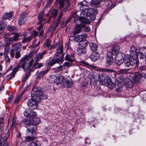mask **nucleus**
<instances>
[{
	"label": "nucleus",
	"mask_w": 146,
	"mask_h": 146,
	"mask_svg": "<svg viewBox=\"0 0 146 146\" xmlns=\"http://www.w3.org/2000/svg\"><path fill=\"white\" fill-rule=\"evenodd\" d=\"M119 51V47L117 45H114L112 49V52L111 51H108L107 52V63L109 65L112 64L113 63V55H116L118 53Z\"/></svg>",
	"instance_id": "1"
},
{
	"label": "nucleus",
	"mask_w": 146,
	"mask_h": 146,
	"mask_svg": "<svg viewBox=\"0 0 146 146\" xmlns=\"http://www.w3.org/2000/svg\"><path fill=\"white\" fill-rule=\"evenodd\" d=\"M125 65L128 67L129 65H135L136 67L138 65V58H135L133 57L129 56V54H127L125 59L123 60Z\"/></svg>",
	"instance_id": "2"
},
{
	"label": "nucleus",
	"mask_w": 146,
	"mask_h": 146,
	"mask_svg": "<svg viewBox=\"0 0 146 146\" xmlns=\"http://www.w3.org/2000/svg\"><path fill=\"white\" fill-rule=\"evenodd\" d=\"M74 22L77 26L83 27L84 24H90L89 21L83 15L81 16L80 17L75 18L74 20Z\"/></svg>",
	"instance_id": "3"
},
{
	"label": "nucleus",
	"mask_w": 146,
	"mask_h": 146,
	"mask_svg": "<svg viewBox=\"0 0 146 146\" xmlns=\"http://www.w3.org/2000/svg\"><path fill=\"white\" fill-rule=\"evenodd\" d=\"M64 55V54L62 55L60 57H57L56 56L53 57L48 63V66H52L56 63L59 64H61L63 62Z\"/></svg>",
	"instance_id": "4"
},
{
	"label": "nucleus",
	"mask_w": 146,
	"mask_h": 146,
	"mask_svg": "<svg viewBox=\"0 0 146 146\" xmlns=\"http://www.w3.org/2000/svg\"><path fill=\"white\" fill-rule=\"evenodd\" d=\"M139 49L134 45H132L130 48V54L129 56L133 57L135 58H138V56L139 55Z\"/></svg>",
	"instance_id": "5"
},
{
	"label": "nucleus",
	"mask_w": 146,
	"mask_h": 146,
	"mask_svg": "<svg viewBox=\"0 0 146 146\" xmlns=\"http://www.w3.org/2000/svg\"><path fill=\"white\" fill-rule=\"evenodd\" d=\"M110 77L105 73H103L99 76V80L100 84L103 85L105 84L108 80L110 81Z\"/></svg>",
	"instance_id": "6"
},
{
	"label": "nucleus",
	"mask_w": 146,
	"mask_h": 146,
	"mask_svg": "<svg viewBox=\"0 0 146 146\" xmlns=\"http://www.w3.org/2000/svg\"><path fill=\"white\" fill-rule=\"evenodd\" d=\"M87 35L86 33H83L82 35L76 36H71L70 38H72L76 42H79L85 40L87 37Z\"/></svg>",
	"instance_id": "7"
},
{
	"label": "nucleus",
	"mask_w": 146,
	"mask_h": 146,
	"mask_svg": "<svg viewBox=\"0 0 146 146\" xmlns=\"http://www.w3.org/2000/svg\"><path fill=\"white\" fill-rule=\"evenodd\" d=\"M88 44V43L84 42L83 45L82 44H80L78 46L77 52L79 55H80L82 54H85L86 52V47Z\"/></svg>",
	"instance_id": "8"
},
{
	"label": "nucleus",
	"mask_w": 146,
	"mask_h": 146,
	"mask_svg": "<svg viewBox=\"0 0 146 146\" xmlns=\"http://www.w3.org/2000/svg\"><path fill=\"white\" fill-rule=\"evenodd\" d=\"M1 139L2 140L4 144L6 145V146H8L7 143H6L9 136V133L8 131L4 133L3 131H1V134L0 135Z\"/></svg>",
	"instance_id": "9"
},
{
	"label": "nucleus",
	"mask_w": 146,
	"mask_h": 146,
	"mask_svg": "<svg viewBox=\"0 0 146 146\" xmlns=\"http://www.w3.org/2000/svg\"><path fill=\"white\" fill-rule=\"evenodd\" d=\"M27 129V133H28L29 135H33L35 132L36 129V126L33 123H30L26 126Z\"/></svg>",
	"instance_id": "10"
},
{
	"label": "nucleus",
	"mask_w": 146,
	"mask_h": 146,
	"mask_svg": "<svg viewBox=\"0 0 146 146\" xmlns=\"http://www.w3.org/2000/svg\"><path fill=\"white\" fill-rule=\"evenodd\" d=\"M28 14L27 13L23 12L20 15L19 18L18 23L19 25L25 24L27 20Z\"/></svg>",
	"instance_id": "11"
},
{
	"label": "nucleus",
	"mask_w": 146,
	"mask_h": 146,
	"mask_svg": "<svg viewBox=\"0 0 146 146\" xmlns=\"http://www.w3.org/2000/svg\"><path fill=\"white\" fill-rule=\"evenodd\" d=\"M80 5H81L80 7V9L81 11L83 12H88L90 7L87 5V3L86 1H84L80 2Z\"/></svg>",
	"instance_id": "12"
},
{
	"label": "nucleus",
	"mask_w": 146,
	"mask_h": 146,
	"mask_svg": "<svg viewBox=\"0 0 146 146\" xmlns=\"http://www.w3.org/2000/svg\"><path fill=\"white\" fill-rule=\"evenodd\" d=\"M82 14L87 19H88L90 23V21H93L96 19V17L94 15L90 13L88 11V12H83Z\"/></svg>",
	"instance_id": "13"
},
{
	"label": "nucleus",
	"mask_w": 146,
	"mask_h": 146,
	"mask_svg": "<svg viewBox=\"0 0 146 146\" xmlns=\"http://www.w3.org/2000/svg\"><path fill=\"white\" fill-rule=\"evenodd\" d=\"M64 79V86L67 88L70 87L73 84V82L71 78L69 77H65Z\"/></svg>",
	"instance_id": "14"
},
{
	"label": "nucleus",
	"mask_w": 146,
	"mask_h": 146,
	"mask_svg": "<svg viewBox=\"0 0 146 146\" xmlns=\"http://www.w3.org/2000/svg\"><path fill=\"white\" fill-rule=\"evenodd\" d=\"M27 105L29 108L32 109H36L37 106V103L31 98L28 101Z\"/></svg>",
	"instance_id": "15"
},
{
	"label": "nucleus",
	"mask_w": 146,
	"mask_h": 146,
	"mask_svg": "<svg viewBox=\"0 0 146 146\" xmlns=\"http://www.w3.org/2000/svg\"><path fill=\"white\" fill-rule=\"evenodd\" d=\"M143 73H140L139 72H136L134 74V78L133 79L134 82H139L142 77H143Z\"/></svg>",
	"instance_id": "16"
},
{
	"label": "nucleus",
	"mask_w": 146,
	"mask_h": 146,
	"mask_svg": "<svg viewBox=\"0 0 146 146\" xmlns=\"http://www.w3.org/2000/svg\"><path fill=\"white\" fill-rule=\"evenodd\" d=\"M119 78L121 80L117 81V84L119 88H121L125 83V79L123 76H119Z\"/></svg>",
	"instance_id": "17"
},
{
	"label": "nucleus",
	"mask_w": 146,
	"mask_h": 146,
	"mask_svg": "<svg viewBox=\"0 0 146 146\" xmlns=\"http://www.w3.org/2000/svg\"><path fill=\"white\" fill-rule=\"evenodd\" d=\"M139 50V54H140V58L143 59L146 57V47H142L140 48Z\"/></svg>",
	"instance_id": "18"
},
{
	"label": "nucleus",
	"mask_w": 146,
	"mask_h": 146,
	"mask_svg": "<svg viewBox=\"0 0 146 146\" xmlns=\"http://www.w3.org/2000/svg\"><path fill=\"white\" fill-rule=\"evenodd\" d=\"M33 90L34 92L36 93V94H38L40 96H41V98L42 99H46L48 97V96L46 94H43L39 90H36V88L34 87L33 88Z\"/></svg>",
	"instance_id": "19"
},
{
	"label": "nucleus",
	"mask_w": 146,
	"mask_h": 146,
	"mask_svg": "<svg viewBox=\"0 0 146 146\" xmlns=\"http://www.w3.org/2000/svg\"><path fill=\"white\" fill-rule=\"evenodd\" d=\"M75 59V54H71L70 55L67 54L65 58V60L72 62Z\"/></svg>",
	"instance_id": "20"
},
{
	"label": "nucleus",
	"mask_w": 146,
	"mask_h": 146,
	"mask_svg": "<svg viewBox=\"0 0 146 146\" xmlns=\"http://www.w3.org/2000/svg\"><path fill=\"white\" fill-rule=\"evenodd\" d=\"M26 60L25 59V58L22 57L20 60V64L21 65V67L22 68L23 70L26 71L27 70V68L26 67V66L27 65V63L26 62Z\"/></svg>",
	"instance_id": "21"
},
{
	"label": "nucleus",
	"mask_w": 146,
	"mask_h": 146,
	"mask_svg": "<svg viewBox=\"0 0 146 146\" xmlns=\"http://www.w3.org/2000/svg\"><path fill=\"white\" fill-rule=\"evenodd\" d=\"M13 14L12 12L9 13H5L3 14L2 17L3 19L4 20H10L12 19Z\"/></svg>",
	"instance_id": "22"
},
{
	"label": "nucleus",
	"mask_w": 146,
	"mask_h": 146,
	"mask_svg": "<svg viewBox=\"0 0 146 146\" xmlns=\"http://www.w3.org/2000/svg\"><path fill=\"white\" fill-rule=\"evenodd\" d=\"M44 16V10H42L40 12L38 15V21L37 22L38 25L42 24V22L43 20V17Z\"/></svg>",
	"instance_id": "23"
},
{
	"label": "nucleus",
	"mask_w": 146,
	"mask_h": 146,
	"mask_svg": "<svg viewBox=\"0 0 146 146\" xmlns=\"http://www.w3.org/2000/svg\"><path fill=\"white\" fill-rule=\"evenodd\" d=\"M19 37V34H15L14 36L8 38L7 39V41L9 43H11L17 40Z\"/></svg>",
	"instance_id": "24"
},
{
	"label": "nucleus",
	"mask_w": 146,
	"mask_h": 146,
	"mask_svg": "<svg viewBox=\"0 0 146 146\" xmlns=\"http://www.w3.org/2000/svg\"><path fill=\"white\" fill-rule=\"evenodd\" d=\"M100 57V54L98 53H94L90 56V58L93 61H95L98 59Z\"/></svg>",
	"instance_id": "25"
},
{
	"label": "nucleus",
	"mask_w": 146,
	"mask_h": 146,
	"mask_svg": "<svg viewBox=\"0 0 146 146\" xmlns=\"http://www.w3.org/2000/svg\"><path fill=\"white\" fill-rule=\"evenodd\" d=\"M90 49L93 52H95L97 50L98 46L96 44L94 43H90Z\"/></svg>",
	"instance_id": "26"
},
{
	"label": "nucleus",
	"mask_w": 146,
	"mask_h": 146,
	"mask_svg": "<svg viewBox=\"0 0 146 146\" xmlns=\"http://www.w3.org/2000/svg\"><path fill=\"white\" fill-rule=\"evenodd\" d=\"M83 13V11L81 12L80 11H74L72 14V16L74 17L75 18H77L78 17H80V16L83 15L82 13Z\"/></svg>",
	"instance_id": "27"
},
{
	"label": "nucleus",
	"mask_w": 146,
	"mask_h": 146,
	"mask_svg": "<svg viewBox=\"0 0 146 146\" xmlns=\"http://www.w3.org/2000/svg\"><path fill=\"white\" fill-rule=\"evenodd\" d=\"M101 1H100V0L99 1L92 0L91 1V5L92 7H98L100 6V5L101 4Z\"/></svg>",
	"instance_id": "28"
},
{
	"label": "nucleus",
	"mask_w": 146,
	"mask_h": 146,
	"mask_svg": "<svg viewBox=\"0 0 146 146\" xmlns=\"http://www.w3.org/2000/svg\"><path fill=\"white\" fill-rule=\"evenodd\" d=\"M50 43L51 41L50 40L47 39L46 40L43 46L44 48L46 47L48 50L49 48L50 49H51L52 48V46L50 44Z\"/></svg>",
	"instance_id": "29"
},
{
	"label": "nucleus",
	"mask_w": 146,
	"mask_h": 146,
	"mask_svg": "<svg viewBox=\"0 0 146 146\" xmlns=\"http://www.w3.org/2000/svg\"><path fill=\"white\" fill-rule=\"evenodd\" d=\"M125 56L126 55L123 52H120L117 54L116 58L117 60H123L125 58Z\"/></svg>",
	"instance_id": "30"
},
{
	"label": "nucleus",
	"mask_w": 146,
	"mask_h": 146,
	"mask_svg": "<svg viewBox=\"0 0 146 146\" xmlns=\"http://www.w3.org/2000/svg\"><path fill=\"white\" fill-rule=\"evenodd\" d=\"M56 77L54 75H51L50 76L48 81L51 83H56Z\"/></svg>",
	"instance_id": "31"
},
{
	"label": "nucleus",
	"mask_w": 146,
	"mask_h": 146,
	"mask_svg": "<svg viewBox=\"0 0 146 146\" xmlns=\"http://www.w3.org/2000/svg\"><path fill=\"white\" fill-rule=\"evenodd\" d=\"M0 25L1 26L0 27V34L4 31L7 25L6 23L3 21H0Z\"/></svg>",
	"instance_id": "32"
},
{
	"label": "nucleus",
	"mask_w": 146,
	"mask_h": 146,
	"mask_svg": "<svg viewBox=\"0 0 146 146\" xmlns=\"http://www.w3.org/2000/svg\"><path fill=\"white\" fill-rule=\"evenodd\" d=\"M32 121H33V120H32V118L29 119L27 117L25 118L22 120L23 124L24 125H27V126L30 123H32Z\"/></svg>",
	"instance_id": "33"
},
{
	"label": "nucleus",
	"mask_w": 146,
	"mask_h": 146,
	"mask_svg": "<svg viewBox=\"0 0 146 146\" xmlns=\"http://www.w3.org/2000/svg\"><path fill=\"white\" fill-rule=\"evenodd\" d=\"M82 27L77 26L75 28L73 33L74 35H76L80 33L82 31Z\"/></svg>",
	"instance_id": "34"
},
{
	"label": "nucleus",
	"mask_w": 146,
	"mask_h": 146,
	"mask_svg": "<svg viewBox=\"0 0 146 146\" xmlns=\"http://www.w3.org/2000/svg\"><path fill=\"white\" fill-rule=\"evenodd\" d=\"M63 48L62 45L55 54L56 57H58L62 55V54L63 53Z\"/></svg>",
	"instance_id": "35"
},
{
	"label": "nucleus",
	"mask_w": 146,
	"mask_h": 146,
	"mask_svg": "<svg viewBox=\"0 0 146 146\" xmlns=\"http://www.w3.org/2000/svg\"><path fill=\"white\" fill-rule=\"evenodd\" d=\"M41 25L40 26H39L37 28V30L39 31V38L41 37L43 35V31L42 30H40V29L42 28L43 26H42V23Z\"/></svg>",
	"instance_id": "36"
},
{
	"label": "nucleus",
	"mask_w": 146,
	"mask_h": 146,
	"mask_svg": "<svg viewBox=\"0 0 146 146\" xmlns=\"http://www.w3.org/2000/svg\"><path fill=\"white\" fill-rule=\"evenodd\" d=\"M32 38V36H29L28 37L24 36L22 40V42L24 43L26 42H30Z\"/></svg>",
	"instance_id": "37"
},
{
	"label": "nucleus",
	"mask_w": 146,
	"mask_h": 146,
	"mask_svg": "<svg viewBox=\"0 0 146 146\" xmlns=\"http://www.w3.org/2000/svg\"><path fill=\"white\" fill-rule=\"evenodd\" d=\"M32 123H33L35 126L38 125L40 123V120L38 118H34L33 119H32Z\"/></svg>",
	"instance_id": "38"
},
{
	"label": "nucleus",
	"mask_w": 146,
	"mask_h": 146,
	"mask_svg": "<svg viewBox=\"0 0 146 146\" xmlns=\"http://www.w3.org/2000/svg\"><path fill=\"white\" fill-rule=\"evenodd\" d=\"M33 62L34 60L33 59H32L29 62L28 67H27V66H26V67L27 68V70H29V72H31L33 71V70L32 69V65Z\"/></svg>",
	"instance_id": "39"
},
{
	"label": "nucleus",
	"mask_w": 146,
	"mask_h": 146,
	"mask_svg": "<svg viewBox=\"0 0 146 146\" xmlns=\"http://www.w3.org/2000/svg\"><path fill=\"white\" fill-rule=\"evenodd\" d=\"M38 61H35L33 66V67L35 68H39L42 66V64L41 63L38 62Z\"/></svg>",
	"instance_id": "40"
},
{
	"label": "nucleus",
	"mask_w": 146,
	"mask_h": 146,
	"mask_svg": "<svg viewBox=\"0 0 146 146\" xmlns=\"http://www.w3.org/2000/svg\"><path fill=\"white\" fill-rule=\"evenodd\" d=\"M31 99L36 103L37 102H40L41 100V97L36 95H34L33 97L31 98Z\"/></svg>",
	"instance_id": "41"
},
{
	"label": "nucleus",
	"mask_w": 146,
	"mask_h": 146,
	"mask_svg": "<svg viewBox=\"0 0 146 146\" xmlns=\"http://www.w3.org/2000/svg\"><path fill=\"white\" fill-rule=\"evenodd\" d=\"M4 125V120L3 117H0V129L1 131L3 129V126Z\"/></svg>",
	"instance_id": "42"
},
{
	"label": "nucleus",
	"mask_w": 146,
	"mask_h": 146,
	"mask_svg": "<svg viewBox=\"0 0 146 146\" xmlns=\"http://www.w3.org/2000/svg\"><path fill=\"white\" fill-rule=\"evenodd\" d=\"M110 81L108 80L106 83L108 84L109 87L111 89H112L115 86V84L112 81L111 79L110 78Z\"/></svg>",
	"instance_id": "43"
},
{
	"label": "nucleus",
	"mask_w": 146,
	"mask_h": 146,
	"mask_svg": "<svg viewBox=\"0 0 146 146\" xmlns=\"http://www.w3.org/2000/svg\"><path fill=\"white\" fill-rule=\"evenodd\" d=\"M49 71L48 69H47L40 72L38 75V78H41L43 77L44 75L47 73Z\"/></svg>",
	"instance_id": "44"
},
{
	"label": "nucleus",
	"mask_w": 146,
	"mask_h": 146,
	"mask_svg": "<svg viewBox=\"0 0 146 146\" xmlns=\"http://www.w3.org/2000/svg\"><path fill=\"white\" fill-rule=\"evenodd\" d=\"M88 11L91 14H96L98 12V11L96 9L90 8L89 7V9H88Z\"/></svg>",
	"instance_id": "45"
},
{
	"label": "nucleus",
	"mask_w": 146,
	"mask_h": 146,
	"mask_svg": "<svg viewBox=\"0 0 146 146\" xmlns=\"http://www.w3.org/2000/svg\"><path fill=\"white\" fill-rule=\"evenodd\" d=\"M126 80L127 81L126 84L127 87L129 88H132L133 86V82L129 79Z\"/></svg>",
	"instance_id": "46"
},
{
	"label": "nucleus",
	"mask_w": 146,
	"mask_h": 146,
	"mask_svg": "<svg viewBox=\"0 0 146 146\" xmlns=\"http://www.w3.org/2000/svg\"><path fill=\"white\" fill-rule=\"evenodd\" d=\"M56 83L57 84H61L63 82V77L61 76L56 77Z\"/></svg>",
	"instance_id": "47"
},
{
	"label": "nucleus",
	"mask_w": 146,
	"mask_h": 146,
	"mask_svg": "<svg viewBox=\"0 0 146 146\" xmlns=\"http://www.w3.org/2000/svg\"><path fill=\"white\" fill-rule=\"evenodd\" d=\"M31 36H32V38L33 37L35 38L39 35V32H38L36 31L33 30L31 32Z\"/></svg>",
	"instance_id": "48"
},
{
	"label": "nucleus",
	"mask_w": 146,
	"mask_h": 146,
	"mask_svg": "<svg viewBox=\"0 0 146 146\" xmlns=\"http://www.w3.org/2000/svg\"><path fill=\"white\" fill-rule=\"evenodd\" d=\"M50 12L51 14L53 16V18H55L58 13L57 10L54 9H52L50 10Z\"/></svg>",
	"instance_id": "49"
},
{
	"label": "nucleus",
	"mask_w": 146,
	"mask_h": 146,
	"mask_svg": "<svg viewBox=\"0 0 146 146\" xmlns=\"http://www.w3.org/2000/svg\"><path fill=\"white\" fill-rule=\"evenodd\" d=\"M13 49L17 50L18 49L20 48L21 47V44L19 43L14 44L12 45Z\"/></svg>",
	"instance_id": "50"
},
{
	"label": "nucleus",
	"mask_w": 146,
	"mask_h": 146,
	"mask_svg": "<svg viewBox=\"0 0 146 146\" xmlns=\"http://www.w3.org/2000/svg\"><path fill=\"white\" fill-rule=\"evenodd\" d=\"M14 76V75L12 73H11V74L6 76L5 78V79L7 81H9L10 80L13 78Z\"/></svg>",
	"instance_id": "51"
},
{
	"label": "nucleus",
	"mask_w": 146,
	"mask_h": 146,
	"mask_svg": "<svg viewBox=\"0 0 146 146\" xmlns=\"http://www.w3.org/2000/svg\"><path fill=\"white\" fill-rule=\"evenodd\" d=\"M63 14V13L62 11H61L60 12L59 15L58 16V17L57 20V22L56 24V25L55 26L56 27L57 25H58L60 21L61 17Z\"/></svg>",
	"instance_id": "52"
},
{
	"label": "nucleus",
	"mask_w": 146,
	"mask_h": 146,
	"mask_svg": "<svg viewBox=\"0 0 146 146\" xmlns=\"http://www.w3.org/2000/svg\"><path fill=\"white\" fill-rule=\"evenodd\" d=\"M17 117L15 116L13 117L12 123V127H13L16 126L17 124Z\"/></svg>",
	"instance_id": "53"
},
{
	"label": "nucleus",
	"mask_w": 146,
	"mask_h": 146,
	"mask_svg": "<svg viewBox=\"0 0 146 146\" xmlns=\"http://www.w3.org/2000/svg\"><path fill=\"white\" fill-rule=\"evenodd\" d=\"M84 26L82 27V28H83V31L86 32H88L90 31V29L88 26H86L85 24L83 25Z\"/></svg>",
	"instance_id": "54"
},
{
	"label": "nucleus",
	"mask_w": 146,
	"mask_h": 146,
	"mask_svg": "<svg viewBox=\"0 0 146 146\" xmlns=\"http://www.w3.org/2000/svg\"><path fill=\"white\" fill-rule=\"evenodd\" d=\"M42 56L41 55V53H39L36 55L35 60V61H38L42 59Z\"/></svg>",
	"instance_id": "55"
},
{
	"label": "nucleus",
	"mask_w": 146,
	"mask_h": 146,
	"mask_svg": "<svg viewBox=\"0 0 146 146\" xmlns=\"http://www.w3.org/2000/svg\"><path fill=\"white\" fill-rule=\"evenodd\" d=\"M5 60L6 63H9L10 62L11 59L9 58V56L7 54H5Z\"/></svg>",
	"instance_id": "56"
},
{
	"label": "nucleus",
	"mask_w": 146,
	"mask_h": 146,
	"mask_svg": "<svg viewBox=\"0 0 146 146\" xmlns=\"http://www.w3.org/2000/svg\"><path fill=\"white\" fill-rule=\"evenodd\" d=\"M21 66L20 65H17L15 68H14V69L13 70V71L12 72V73L13 75H15V73L18 71V69L20 68Z\"/></svg>",
	"instance_id": "57"
},
{
	"label": "nucleus",
	"mask_w": 146,
	"mask_h": 146,
	"mask_svg": "<svg viewBox=\"0 0 146 146\" xmlns=\"http://www.w3.org/2000/svg\"><path fill=\"white\" fill-rule=\"evenodd\" d=\"M34 140V137H31L30 136H28L25 137V140L26 141L29 142L32 141H33Z\"/></svg>",
	"instance_id": "58"
},
{
	"label": "nucleus",
	"mask_w": 146,
	"mask_h": 146,
	"mask_svg": "<svg viewBox=\"0 0 146 146\" xmlns=\"http://www.w3.org/2000/svg\"><path fill=\"white\" fill-rule=\"evenodd\" d=\"M36 115V112H35L34 111L31 110L30 111V113L29 116L30 117H34Z\"/></svg>",
	"instance_id": "59"
},
{
	"label": "nucleus",
	"mask_w": 146,
	"mask_h": 146,
	"mask_svg": "<svg viewBox=\"0 0 146 146\" xmlns=\"http://www.w3.org/2000/svg\"><path fill=\"white\" fill-rule=\"evenodd\" d=\"M99 70L102 72H112V70L111 69H104L103 68H101L99 69Z\"/></svg>",
	"instance_id": "60"
},
{
	"label": "nucleus",
	"mask_w": 146,
	"mask_h": 146,
	"mask_svg": "<svg viewBox=\"0 0 146 146\" xmlns=\"http://www.w3.org/2000/svg\"><path fill=\"white\" fill-rule=\"evenodd\" d=\"M70 5V1L69 0H68L67 1V3L65 5V8L64 9V11H66L67 10V8L69 7Z\"/></svg>",
	"instance_id": "61"
},
{
	"label": "nucleus",
	"mask_w": 146,
	"mask_h": 146,
	"mask_svg": "<svg viewBox=\"0 0 146 146\" xmlns=\"http://www.w3.org/2000/svg\"><path fill=\"white\" fill-rule=\"evenodd\" d=\"M29 76V75L28 73H27L25 75V76H24L22 78V81L23 82H25L26 81L28 78Z\"/></svg>",
	"instance_id": "62"
},
{
	"label": "nucleus",
	"mask_w": 146,
	"mask_h": 146,
	"mask_svg": "<svg viewBox=\"0 0 146 146\" xmlns=\"http://www.w3.org/2000/svg\"><path fill=\"white\" fill-rule=\"evenodd\" d=\"M7 29L9 31H14L16 29V27L13 26H8L7 28Z\"/></svg>",
	"instance_id": "63"
},
{
	"label": "nucleus",
	"mask_w": 146,
	"mask_h": 146,
	"mask_svg": "<svg viewBox=\"0 0 146 146\" xmlns=\"http://www.w3.org/2000/svg\"><path fill=\"white\" fill-rule=\"evenodd\" d=\"M30 113V110L29 109H26L24 112V114L25 116H29Z\"/></svg>",
	"instance_id": "64"
}]
</instances>
